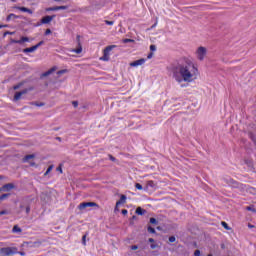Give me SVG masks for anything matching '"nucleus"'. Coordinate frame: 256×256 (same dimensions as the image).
<instances>
[{"label":"nucleus","mask_w":256,"mask_h":256,"mask_svg":"<svg viewBox=\"0 0 256 256\" xmlns=\"http://www.w3.org/2000/svg\"><path fill=\"white\" fill-rule=\"evenodd\" d=\"M126 201H127V196H126L125 194H122V195L120 196V201H117V202H116V203H117V206H118V205H123V204H125Z\"/></svg>","instance_id":"14"},{"label":"nucleus","mask_w":256,"mask_h":256,"mask_svg":"<svg viewBox=\"0 0 256 256\" xmlns=\"http://www.w3.org/2000/svg\"><path fill=\"white\" fill-rule=\"evenodd\" d=\"M35 51H37V47H35V46L23 49V53H33Z\"/></svg>","instance_id":"16"},{"label":"nucleus","mask_w":256,"mask_h":256,"mask_svg":"<svg viewBox=\"0 0 256 256\" xmlns=\"http://www.w3.org/2000/svg\"><path fill=\"white\" fill-rule=\"evenodd\" d=\"M11 194H2L1 196H0V201H5V199H7V197H9Z\"/></svg>","instance_id":"27"},{"label":"nucleus","mask_w":256,"mask_h":256,"mask_svg":"<svg viewBox=\"0 0 256 256\" xmlns=\"http://www.w3.org/2000/svg\"><path fill=\"white\" fill-rule=\"evenodd\" d=\"M127 213H128L127 209L122 210V215H127Z\"/></svg>","instance_id":"53"},{"label":"nucleus","mask_w":256,"mask_h":256,"mask_svg":"<svg viewBox=\"0 0 256 256\" xmlns=\"http://www.w3.org/2000/svg\"><path fill=\"white\" fill-rule=\"evenodd\" d=\"M170 71L177 83H183V81L184 83H191L199 75V70L195 67L193 61L187 58L179 60L177 64H172Z\"/></svg>","instance_id":"1"},{"label":"nucleus","mask_w":256,"mask_h":256,"mask_svg":"<svg viewBox=\"0 0 256 256\" xmlns=\"http://www.w3.org/2000/svg\"><path fill=\"white\" fill-rule=\"evenodd\" d=\"M29 93V89H24L19 92H15L13 101H19L23 95H27Z\"/></svg>","instance_id":"8"},{"label":"nucleus","mask_w":256,"mask_h":256,"mask_svg":"<svg viewBox=\"0 0 256 256\" xmlns=\"http://www.w3.org/2000/svg\"><path fill=\"white\" fill-rule=\"evenodd\" d=\"M53 71H55V68H51L50 70L44 72L42 74V77H49V75H51V73H53Z\"/></svg>","instance_id":"20"},{"label":"nucleus","mask_w":256,"mask_h":256,"mask_svg":"<svg viewBox=\"0 0 256 256\" xmlns=\"http://www.w3.org/2000/svg\"><path fill=\"white\" fill-rule=\"evenodd\" d=\"M27 42H29V37H27V36H22L19 39V45H23V43H27Z\"/></svg>","instance_id":"19"},{"label":"nucleus","mask_w":256,"mask_h":256,"mask_svg":"<svg viewBox=\"0 0 256 256\" xmlns=\"http://www.w3.org/2000/svg\"><path fill=\"white\" fill-rule=\"evenodd\" d=\"M11 43H16L19 45V40L11 39Z\"/></svg>","instance_id":"51"},{"label":"nucleus","mask_w":256,"mask_h":256,"mask_svg":"<svg viewBox=\"0 0 256 256\" xmlns=\"http://www.w3.org/2000/svg\"><path fill=\"white\" fill-rule=\"evenodd\" d=\"M82 245H87V233L82 236Z\"/></svg>","instance_id":"26"},{"label":"nucleus","mask_w":256,"mask_h":256,"mask_svg":"<svg viewBox=\"0 0 256 256\" xmlns=\"http://www.w3.org/2000/svg\"><path fill=\"white\" fill-rule=\"evenodd\" d=\"M73 107L77 108L79 107V102L78 101H72Z\"/></svg>","instance_id":"43"},{"label":"nucleus","mask_w":256,"mask_h":256,"mask_svg":"<svg viewBox=\"0 0 256 256\" xmlns=\"http://www.w3.org/2000/svg\"><path fill=\"white\" fill-rule=\"evenodd\" d=\"M30 159H35V154H29V155H26L22 161L23 163H28Z\"/></svg>","instance_id":"15"},{"label":"nucleus","mask_w":256,"mask_h":256,"mask_svg":"<svg viewBox=\"0 0 256 256\" xmlns=\"http://www.w3.org/2000/svg\"><path fill=\"white\" fill-rule=\"evenodd\" d=\"M246 210H247V211H252V213H256V209L253 208V207H251V206H248V207L246 208Z\"/></svg>","instance_id":"36"},{"label":"nucleus","mask_w":256,"mask_h":256,"mask_svg":"<svg viewBox=\"0 0 256 256\" xmlns=\"http://www.w3.org/2000/svg\"><path fill=\"white\" fill-rule=\"evenodd\" d=\"M57 73H58V75H63V74H65V73H67V70H66V69H64V70H59Z\"/></svg>","instance_id":"41"},{"label":"nucleus","mask_w":256,"mask_h":256,"mask_svg":"<svg viewBox=\"0 0 256 256\" xmlns=\"http://www.w3.org/2000/svg\"><path fill=\"white\" fill-rule=\"evenodd\" d=\"M3 27H7V25H0V29H3Z\"/></svg>","instance_id":"60"},{"label":"nucleus","mask_w":256,"mask_h":256,"mask_svg":"<svg viewBox=\"0 0 256 256\" xmlns=\"http://www.w3.org/2000/svg\"><path fill=\"white\" fill-rule=\"evenodd\" d=\"M17 253V248H12V247H4L0 249V254L2 255H15Z\"/></svg>","instance_id":"5"},{"label":"nucleus","mask_w":256,"mask_h":256,"mask_svg":"<svg viewBox=\"0 0 256 256\" xmlns=\"http://www.w3.org/2000/svg\"><path fill=\"white\" fill-rule=\"evenodd\" d=\"M132 251H137V249H139L138 245H132L131 246Z\"/></svg>","instance_id":"44"},{"label":"nucleus","mask_w":256,"mask_h":256,"mask_svg":"<svg viewBox=\"0 0 256 256\" xmlns=\"http://www.w3.org/2000/svg\"><path fill=\"white\" fill-rule=\"evenodd\" d=\"M41 45H45V41H40L39 43H37L36 45H34V47H36V49H39L41 47Z\"/></svg>","instance_id":"29"},{"label":"nucleus","mask_w":256,"mask_h":256,"mask_svg":"<svg viewBox=\"0 0 256 256\" xmlns=\"http://www.w3.org/2000/svg\"><path fill=\"white\" fill-rule=\"evenodd\" d=\"M50 171H53V165H50L47 168L46 172L44 173V177H47L49 175Z\"/></svg>","instance_id":"23"},{"label":"nucleus","mask_w":256,"mask_h":256,"mask_svg":"<svg viewBox=\"0 0 256 256\" xmlns=\"http://www.w3.org/2000/svg\"><path fill=\"white\" fill-rule=\"evenodd\" d=\"M56 141H61V137H56Z\"/></svg>","instance_id":"59"},{"label":"nucleus","mask_w":256,"mask_h":256,"mask_svg":"<svg viewBox=\"0 0 256 256\" xmlns=\"http://www.w3.org/2000/svg\"><path fill=\"white\" fill-rule=\"evenodd\" d=\"M223 181L226 185H229V187H233L234 189H239V187H241V184L231 177L223 178Z\"/></svg>","instance_id":"3"},{"label":"nucleus","mask_w":256,"mask_h":256,"mask_svg":"<svg viewBox=\"0 0 256 256\" xmlns=\"http://www.w3.org/2000/svg\"><path fill=\"white\" fill-rule=\"evenodd\" d=\"M135 187H136L139 191L143 190V185H141V184H139V183H136V184H135Z\"/></svg>","instance_id":"35"},{"label":"nucleus","mask_w":256,"mask_h":256,"mask_svg":"<svg viewBox=\"0 0 256 256\" xmlns=\"http://www.w3.org/2000/svg\"><path fill=\"white\" fill-rule=\"evenodd\" d=\"M144 63H145V59L142 58V59L131 62L130 67H139V65H144Z\"/></svg>","instance_id":"11"},{"label":"nucleus","mask_w":256,"mask_h":256,"mask_svg":"<svg viewBox=\"0 0 256 256\" xmlns=\"http://www.w3.org/2000/svg\"><path fill=\"white\" fill-rule=\"evenodd\" d=\"M57 7H58V11H65L69 9V6H57Z\"/></svg>","instance_id":"28"},{"label":"nucleus","mask_w":256,"mask_h":256,"mask_svg":"<svg viewBox=\"0 0 256 256\" xmlns=\"http://www.w3.org/2000/svg\"><path fill=\"white\" fill-rule=\"evenodd\" d=\"M248 227H249V229H254V228H255V225H253V224H248Z\"/></svg>","instance_id":"57"},{"label":"nucleus","mask_w":256,"mask_h":256,"mask_svg":"<svg viewBox=\"0 0 256 256\" xmlns=\"http://www.w3.org/2000/svg\"><path fill=\"white\" fill-rule=\"evenodd\" d=\"M21 228L18 225H15L12 229V233H21Z\"/></svg>","instance_id":"22"},{"label":"nucleus","mask_w":256,"mask_h":256,"mask_svg":"<svg viewBox=\"0 0 256 256\" xmlns=\"http://www.w3.org/2000/svg\"><path fill=\"white\" fill-rule=\"evenodd\" d=\"M117 47L116 45H109L103 50V56L100 58L101 61H109V53Z\"/></svg>","instance_id":"4"},{"label":"nucleus","mask_w":256,"mask_h":256,"mask_svg":"<svg viewBox=\"0 0 256 256\" xmlns=\"http://www.w3.org/2000/svg\"><path fill=\"white\" fill-rule=\"evenodd\" d=\"M150 51H157V46L155 45H150Z\"/></svg>","instance_id":"42"},{"label":"nucleus","mask_w":256,"mask_h":256,"mask_svg":"<svg viewBox=\"0 0 256 256\" xmlns=\"http://www.w3.org/2000/svg\"><path fill=\"white\" fill-rule=\"evenodd\" d=\"M249 135H250V139H251L252 141H255V136L253 135V133H250Z\"/></svg>","instance_id":"50"},{"label":"nucleus","mask_w":256,"mask_h":256,"mask_svg":"<svg viewBox=\"0 0 256 256\" xmlns=\"http://www.w3.org/2000/svg\"><path fill=\"white\" fill-rule=\"evenodd\" d=\"M108 157H109L110 161H113L114 163H115V161H117V158L114 157V156L111 155V154H108Z\"/></svg>","instance_id":"34"},{"label":"nucleus","mask_w":256,"mask_h":256,"mask_svg":"<svg viewBox=\"0 0 256 256\" xmlns=\"http://www.w3.org/2000/svg\"><path fill=\"white\" fill-rule=\"evenodd\" d=\"M150 223L152 224V225H159V221H157V219H155V218H150Z\"/></svg>","instance_id":"24"},{"label":"nucleus","mask_w":256,"mask_h":256,"mask_svg":"<svg viewBox=\"0 0 256 256\" xmlns=\"http://www.w3.org/2000/svg\"><path fill=\"white\" fill-rule=\"evenodd\" d=\"M12 189H15V184L13 183L4 184L2 186V191H11Z\"/></svg>","instance_id":"12"},{"label":"nucleus","mask_w":256,"mask_h":256,"mask_svg":"<svg viewBox=\"0 0 256 256\" xmlns=\"http://www.w3.org/2000/svg\"><path fill=\"white\" fill-rule=\"evenodd\" d=\"M147 59H153V52H150L147 56Z\"/></svg>","instance_id":"48"},{"label":"nucleus","mask_w":256,"mask_h":256,"mask_svg":"<svg viewBox=\"0 0 256 256\" xmlns=\"http://www.w3.org/2000/svg\"><path fill=\"white\" fill-rule=\"evenodd\" d=\"M87 207H97V209H99V204L95 202H82L78 205V209L80 211H84V209H87Z\"/></svg>","instance_id":"6"},{"label":"nucleus","mask_w":256,"mask_h":256,"mask_svg":"<svg viewBox=\"0 0 256 256\" xmlns=\"http://www.w3.org/2000/svg\"><path fill=\"white\" fill-rule=\"evenodd\" d=\"M145 213H147V210H145L141 207L136 208V214L137 215H145Z\"/></svg>","instance_id":"18"},{"label":"nucleus","mask_w":256,"mask_h":256,"mask_svg":"<svg viewBox=\"0 0 256 256\" xmlns=\"http://www.w3.org/2000/svg\"><path fill=\"white\" fill-rule=\"evenodd\" d=\"M45 35H51V29H46V31H45Z\"/></svg>","instance_id":"47"},{"label":"nucleus","mask_w":256,"mask_h":256,"mask_svg":"<svg viewBox=\"0 0 256 256\" xmlns=\"http://www.w3.org/2000/svg\"><path fill=\"white\" fill-rule=\"evenodd\" d=\"M11 19H25V18L21 15H15V14L11 13L6 17V21L9 22V21H11Z\"/></svg>","instance_id":"13"},{"label":"nucleus","mask_w":256,"mask_h":256,"mask_svg":"<svg viewBox=\"0 0 256 256\" xmlns=\"http://www.w3.org/2000/svg\"><path fill=\"white\" fill-rule=\"evenodd\" d=\"M5 35H13V33L9 32V31H6V32L4 33V37H5Z\"/></svg>","instance_id":"58"},{"label":"nucleus","mask_w":256,"mask_h":256,"mask_svg":"<svg viewBox=\"0 0 256 256\" xmlns=\"http://www.w3.org/2000/svg\"><path fill=\"white\" fill-rule=\"evenodd\" d=\"M197 59H199V61H203V59H205V56L207 55V48L200 46L197 49Z\"/></svg>","instance_id":"7"},{"label":"nucleus","mask_w":256,"mask_h":256,"mask_svg":"<svg viewBox=\"0 0 256 256\" xmlns=\"http://www.w3.org/2000/svg\"><path fill=\"white\" fill-rule=\"evenodd\" d=\"M25 211H26V215H29V213H31V206L26 205Z\"/></svg>","instance_id":"32"},{"label":"nucleus","mask_w":256,"mask_h":256,"mask_svg":"<svg viewBox=\"0 0 256 256\" xmlns=\"http://www.w3.org/2000/svg\"><path fill=\"white\" fill-rule=\"evenodd\" d=\"M35 105H36V107H43L44 105H45V103H43V102H35Z\"/></svg>","instance_id":"40"},{"label":"nucleus","mask_w":256,"mask_h":256,"mask_svg":"<svg viewBox=\"0 0 256 256\" xmlns=\"http://www.w3.org/2000/svg\"><path fill=\"white\" fill-rule=\"evenodd\" d=\"M221 225L222 227H224V229H226V231H231V227H229V224H227V222L222 221Z\"/></svg>","instance_id":"21"},{"label":"nucleus","mask_w":256,"mask_h":256,"mask_svg":"<svg viewBox=\"0 0 256 256\" xmlns=\"http://www.w3.org/2000/svg\"><path fill=\"white\" fill-rule=\"evenodd\" d=\"M56 171H59V173H63V168L61 167V165L56 168Z\"/></svg>","instance_id":"46"},{"label":"nucleus","mask_w":256,"mask_h":256,"mask_svg":"<svg viewBox=\"0 0 256 256\" xmlns=\"http://www.w3.org/2000/svg\"><path fill=\"white\" fill-rule=\"evenodd\" d=\"M175 241H177V238H175V236H170L169 237V242L170 243H175Z\"/></svg>","instance_id":"33"},{"label":"nucleus","mask_w":256,"mask_h":256,"mask_svg":"<svg viewBox=\"0 0 256 256\" xmlns=\"http://www.w3.org/2000/svg\"><path fill=\"white\" fill-rule=\"evenodd\" d=\"M56 3H59V1H61V0H54Z\"/></svg>","instance_id":"62"},{"label":"nucleus","mask_w":256,"mask_h":256,"mask_svg":"<svg viewBox=\"0 0 256 256\" xmlns=\"http://www.w3.org/2000/svg\"><path fill=\"white\" fill-rule=\"evenodd\" d=\"M1 191H3V188H2V187H0V193H1Z\"/></svg>","instance_id":"63"},{"label":"nucleus","mask_w":256,"mask_h":256,"mask_svg":"<svg viewBox=\"0 0 256 256\" xmlns=\"http://www.w3.org/2000/svg\"><path fill=\"white\" fill-rule=\"evenodd\" d=\"M149 187H151L152 189H155L157 187V184H155L154 181L149 180L146 184V189H149Z\"/></svg>","instance_id":"17"},{"label":"nucleus","mask_w":256,"mask_h":256,"mask_svg":"<svg viewBox=\"0 0 256 256\" xmlns=\"http://www.w3.org/2000/svg\"><path fill=\"white\" fill-rule=\"evenodd\" d=\"M104 23H105L106 25H115V21L105 20Z\"/></svg>","instance_id":"37"},{"label":"nucleus","mask_w":256,"mask_h":256,"mask_svg":"<svg viewBox=\"0 0 256 256\" xmlns=\"http://www.w3.org/2000/svg\"><path fill=\"white\" fill-rule=\"evenodd\" d=\"M148 241H149V243H155V239H153V238H149Z\"/></svg>","instance_id":"55"},{"label":"nucleus","mask_w":256,"mask_h":256,"mask_svg":"<svg viewBox=\"0 0 256 256\" xmlns=\"http://www.w3.org/2000/svg\"><path fill=\"white\" fill-rule=\"evenodd\" d=\"M194 256H201V251L200 250H195Z\"/></svg>","instance_id":"45"},{"label":"nucleus","mask_w":256,"mask_h":256,"mask_svg":"<svg viewBox=\"0 0 256 256\" xmlns=\"http://www.w3.org/2000/svg\"><path fill=\"white\" fill-rule=\"evenodd\" d=\"M76 39H77L78 47L77 49H74L72 51L73 53H76L77 55H79L83 51V47H81V36L77 35Z\"/></svg>","instance_id":"9"},{"label":"nucleus","mask_w":256,"mask_h":256,"mask_svg":"<svg viewBox=\"0 0 256 256\" xmlns=\"http://www.w3.org/2000/svg\"><path fill=\"white\" fill-rule=\"evenodd\" d=\"M134 42H135V40L129 39V38H125V39L123 40V43H134Z\"/></svg>","instance_id":"31"},{"label":"nucleus","mask_w":256,"mask_h":256,"mask_svg":"<svg viewBox=\"0 0 256 256\" xmlns=\"http://www.w3.org/2000/svg\"><path fill=\"white\" fill-rule=\"evenodd\" d=\"M14 9H17L18 11H22V13H29V15H33V10L23 7V6H14Z\"/></svg>","instance_id":"10"},{"label":"nucleus","mask_w":256,"mask_h":256,"mask_svg":"<svg viewBox=\"0 0 256 256\" xmlns=\"http://www.w3.org/2000/svg\"><path fill=\"white\" fill-rule=\"evenodd\" d=\"M132 219H137V216H132Z\"/></svg>","instance_id":"61"},{"label":"nucleus","mask_w":256,"mask_h":256,"mask_svg":"<svg viewBox=\"0 0 256 256\" xmlns=\"http://www.w3.org/2000/svg\"><path fill=\"white\" fill-rule=\"evenodd\" d=\"M46 11H58V6L49 7L46 9Z\"/></svg>","instance_id":"30"},{"label":"nucleus","mask_w":256,"mask_h":256,"mask_svg":"<svg viewBox=\"0 0 256 256\" xmlns=\"http://www.w3.org/2000/svg\"><path fill=\"white\" fill-rule=\"evenodd\" d=\"M30 166H31V167H36L37 164H36L35 162H30Z\"/></svg>","instance_id":"56"},{"label":"nucleus","mask_w":256,"mask_h":256,"mask_svg":"<svg viewBox=\"0 0 256 256\" xmlns=\"http://www.w3.org/2000/svg\"><path fill=\"white\" fill-rule=\"evenodd\" d=\"M25 204H20V209H21V211H23L24 209H25Z\"/></svg>","instance_id":"54"},{"label":"nucleus","mask_w":256,"mask_h":256,"mask_svg":"<svg viewBox=\"0 0 256 256\" xmlns=\"http://www.w3.org/2000/svg\"><path fill=\"white\" fill-rule=\"evenodd\" d=\"M13 3H15V0H11Z\"/></svg>","instance_id":"64"},{"label":"nucleus","mask_w":256,"mask_h":256,"mask_svg":"<svg viewBox=\"0 0 256 256\" xmlns=\"http://www.w3.org/2000/svg\"><path fill=\"white\" fill-rule=\"evenodd\" d=\"M147 231L148 233H153V234L157 233V231H155V228H153L152 226H148Z\"/></svg>","instance_id":"25"},{"label":"nucleus","mask_w":256,"mask_h":256,"mask_svg":"<svg viewBox=\"0 0 256 256\" xmlns=\"http://www.w3.org/2000/svg\"><path fill=\"white\" fill-rule=\"evenodd\" d=\"M117 211H119V205L117 206V202H116V206L114 208V213H117Z\"/></svg>","instance_id":"49"},{"label":"nucleus","mask_w":256,"mask_h":256,"mask_svg":"<svg viewBox=\"0 0 256 256\" xmlns=\"http://www.w3.org/2000/svg\"><path fill=\"white\" fill-rule=\"evenodd\" d=\"M1 215H9V211H7V210H2V211H0V216Z\"/></svg>","instance_id":"39"},{"label":"nucleus","mask_w":256,"mask_h":256,"mask_svg":"<svg viewBox=\"0 0 256 256\" xmlns=\"http://www.w3.org/2000/svg\"><path fill=\"white\" fill-rule=\"evenodd\" d=\"M55 17H57V16L56 15L44 16V17H42L40 22L34 24V27H41V25H47V24L51 23L55 19Z\"/></svg>","instance_id":"2"},{"label":"nucleus","mask_w":256,"mask_h":256,"mask_svg":"<svg viewBox=\"0 0 256 256\" xmlns=\"http://www.w3.org/2000/svg\"><path fill=\"white\" fill-rule=\"evenodd\" d=\"M150 247L151 249H157V244H151Z\"/></svg>","instance_id":"52"},{"label":"nucleus","mask_w":256,"mask_h":256,"mask_svg":"<svg viewBox=\"0 0 256 256\" xmlns=\"http://www.w3.org/2000/svg\"><path fill=\"white\" fill-rule=\"evenodd\" d=\"M21 85H23V84H22V83H19V84L15 85V86L13 87L14 91H17V89H21Z\"/></svg>","instance_id":"38"}]
</instances>
